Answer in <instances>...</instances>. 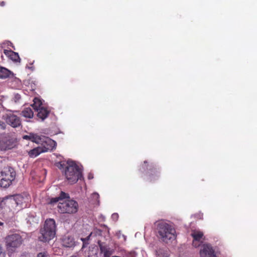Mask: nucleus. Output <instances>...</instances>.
I'll use <instances>...</instances> for the list:
<instances>
[{"mask_svg":"<svg viewBox=\"0 0 257 257\" xmlns=\"http://www.w3.org/2000/svg\"><path fill=\"white\" fill-rule=\"evenodd\" d=\"M68 198H69V195L62 191L59 197L51 198L49 203L54 205L59 202L58 210L61 213H75L78 211V204L76 201L72 199L63 200Z\"/></svg>","mask_w":257,"mask_h":257,"instance_id":"nucleus-1","label":"nucleus"},{"mask_svg":"<svg viewBox=\"0 0 257 257\" xmlns=\"http://www.w3.org/2000/svg\"><path fill=\"white\" fill-rule=\"evenodd\" d=\"M60 168H64L65 176L69 184L76 183L82 176L81 167L72 160L61 163Z\"/></svg>","mask_w":257,"mask_h":257,"instance_id":"nucleus-2","label":"nucleus"},{"mask_svg":"<svg viewBox=\"0 0 257 257\" xmlns=\"http://www.w3.org/2000/svg\"><path fill=\"white\" fill-rule=\"evenodd\" d=\"M29 198L27 196L25 197L21 195H16L5 197L2 202V205H6L10 210L9 217H12L15 212L18 211L23 207H26L25 204Z\"/></svg>","mask_w":257,"mask_h":257,"instance_id":"nucleus-3","label":"nucleus"},{"mask_svg":"<svg viewBox=\"0 0 257 257\" xmlns=\"http://www.w3.org/2000/svg\"><path fill=\"white\" fill-rule=\"evenodd\" d=\"M160 238L164 242H172L176 238V232L174 227L170 223L161 221L157 223Z\"/></svg>","mask_w":257,"mask_h":257,"instance_id":"nucleus-4","label":"nucleus"},{"mask_svg":"<svg viewBox=\"0 0 257 257\" xmlns=\"http://www.w3.org/2000/svg\"><path fill=\"white\" fill-rule=\"evenodd\" d=\"M56 234V223L53 219H47L44 227L41 230V235L39 239L43 242H48L52 239Z\"/></svg>","mask_w":257,"mask_h":257,"instance_id":"nucleus-5","label":"nucleus"},{"mask_svg":"<svg viewBox=\"0 0 257 257\" xmlns=\"http://www.w3.org/2000/svg\"><path fill=\"white\" fill-rule=\"evenodd\" d=\"M0 179V186L2 187H9L16 177V172L14 169L11 167H6L1 171Z\"/></svg>","mask_w":257,"mask_h":257,"instance_id":"nucleus-6","label":"nucleus"},{"mask_svg":"<svg viewBox=\"0 0 257 257\" xmlns=\"http://www.w3.org/2000/svg\"><path fill=\"white\" fill-rule=\"evenodd\" d=\"M23 239L19 234H13L8 235L6 238L7 248L9 251H14L22 244Z\"/></svg>","mask_w":257,"mask_h":257,"instance_id":"nucleus-7","label":"nucleus"},{"mask_svg":"<svg viewBox=\"0 0 257 257\" xmlns=\"http://www.w3.org/2000/svg\"><path fill=\"white\" fill-rule=\"evenodd\" d=\"M56 142L53 141V143H47L46 142H42L38 144L41 146L36 147L28 152V155L31 158H35L39 155L41 153L48 152L52 150L56 146Z\"/></svg>","mask_w":257,"mask_h":257,"instance_id":"nucleus-8","label":"nucleus"},{"mask_svg":"<svg viewBox=\"0 0 257 257\" xmlns=\"http://www.w3.org/2000/svg\"><path fill=\"white\" fill-rule=\"evenodd\" d=\"M2 118L6 122L13 127H18L21 125V119L11 110H7L3 114Z\"/></svg>","mask_w":257,"mask_h":257,"instance_id":"nucleus-9","label":"nucleus"},{"mask_svg":"<svg viewBox=\"0 0 257 257\" xmlns=\"http://www.w3.org/2000/svg\"><path fill=\"white\" fill-rule=\"evenodd\" d=\"M23 139L26 140H30L36 144L41 143L42 142H46L47 143H53V140L48 137L44 136H39L34 133H30L27 135H24Z\"/></svg>","mask_w":257,"mask_h":257,"instance_id":"nucleus-10","label":"nucleus"},{"mask_svg":"<svg viewBox=\"0 0 257 257\" xmlns=\"http://www.w3.org/2000/svg\"><path fill=\"white\" fill-rule=\"evenodd\" d=\"M84 229L88 230L87 232H86L85 234L82 235L80 239L83 242L82 248L85 247V245L88 244V240L91 239L92 237L97 236V235H100L101 234V231L100 229H95L93 231H91L90 227L87 225L85 226Z\"/></svg>","mask_w":257,"mask_h":257,"instance_id":"nucleus-11","label":"nucleus"},{"mask_svg":"<svg viewBox=\"0 0 257 257\" xmlns=\"http://www.w3.org/2000/svg\"><path fill=\"white\" fill-rule=\"evenodd\" d=\"M200 257H217L215 248L209 243H204L200 246Z\"/></svg>","mask_w":257,"mask_h":257,"instance_id":"nucleus-12","label":"nucleus"},{"mask_svg":"<svg viewBox=\"0 0 257 257\" xmlns=\"http://www.w3.org/2000/svg\"><path fill=\"white\" fill-rule=\"evenodd\" d=\"M61 243L63 246L69 248L74 247L76 244L73 237L69 235H65L62 238Z\"/></svg>","mask_w":257,"mask_h":257,"instance_id":"nucleus-13","label":"nucleus"},{"mask_svg":"<svg viewBox=\"0 0 257 257\" xmlns=\"http://www.w3.org/2000/svg\"><path fill=\"white\" fill-rule=\"evenodd\" d=\"M191 235L193 238V245L195 247L199 246L200 241L203 236V232L199 230H194L192 232Z\"/></svg>","mask_w":257,"mask_h":257,"instance_id":"nucleus-14","label":"nucleus"},{"mask_svg":"<svg viewBox=\"0 0 257 257\" xmlns=\"http://www.w3.org/2000/svg\"><path fill=\"white\" fill-rule=\"evenodd\" d=\"M98 244L101 252L103 254L104 257H110L112 254V250L108 246L103 245L99 241H98Z\"/></svg>","mask_w":257,"mask_h":257,"instance_id":"nucleus-15","label":"nucleus"},{"mask_svg":"<svg viewBox=\"0 0 257 257\" xmlns=\"http://www.w3.org/2000/svg\"><path fill=\"white\" fill-rule=\"evenodd\" d=\"M4 54L13 61L19 62L20 60L18 53L12 50H5Z\"/></svg>","mask_w":257,"mask_h":257,"instance_id":"nucleus-16","label":"nucleus"},{"mask_svg":"<svg viewBox=\"0 0 257 257\" xmlns=\"http://www.w3.org/2000/svg\"><path fill=\"white\" fill-rule=\"evenodd\" d=\"M37 112L38 117L41 119L42 120L46 118L50 113V111L48 110L44 106L38 109Z\"/></svg>","mask_w":257,"mask_h":257,"instance_id":"nucleus-17","label":"nucleus"},{"mask_svg":"<svg viewBox=\"0 0 257 257\" xmlns=\"http://www.w3.org/2000/svg\"><path fill=\"white\" fill-rule=\"evenodd\" d=\"M22 115L26 118H32L34 113L32 109L30 107L25 108L22 111Z\"/></svg>","mask_w":257,"mask_h":257,"instance_id":"nucleus-18","label":"nucleus"},{"mask_svg":"<svg viewBox=\"0 0 257 257\" xmlns=\"http://www.w3.org/2000/svg\"><path fill=\"white\" fill-rule=\"evenodd\" d=\"M0 145L5 149H10L13 147L12 141L8 139H6V141L5 140L0 141Z\"/></svg>","mask_w":257,"mask_h":257,"instance_id":"nucleus-19","label":"nucleus"},{"mask_svg":"<svg viewBox=\"0 0 257 257\" xmlns=\"http://www.w3.org/2000/svg\"><path fill=\"white\" fill-rule=\"evenodd\" d=\"M159 177V172L155 169V170H151V172L149 173L148 179L150 181H154L158 179Z\"/></svg>","mask_w":257,"mask_h":257,"instance_id":"nucleus-20","label":"nucleus"},{"mask_svg":"<svg viewBox=\"0 0 257 257\" xmlns=\"http://www.w3.org/2000/svg\"><path fill=\"white\" fill-rule=\"evenodd\" d=\"M33 101L34 103L33 104L32 106L36 111L38 109L44 106L42 101L38 98H35Z\"/></svg>","mask_w":257,"mask_h":257,"instance_id":"nucleus-21","label":"nucleus"},{"mask_svg":"<svg viewBox=\"0 0 257 257\" xmlns=\"http://www.w3.org/2000/svg\"><path fill=\"white\" fill-rule=\"evenodd\" d=\"M157 257H169L170 251L168 249L160 248L157 251Z\"/></svg>","mask_w":257,"mask_h":257,"instance_id":"nucleus-22","label":"nucleus"},{"mask_svg":"<svg viewBox=\"0 0 257 257\" xmlns=\"http://www.w3.org/2000/svg\"><path fill=\"white\" fill-rule=\"evenodd\" d=\"M11 74V72L5 67H0V78H6Z\"/></svg>","mask_w":257,"mask_h":257,"instance_id":"nucleus-23","label":"nucleus"},{"mask_svg":"<svg viewBox=\"0 0 257 257\" xmlns=\"http://www.w3.org/2000/svg\"><path fill=\"white\" fill-rule=\"evenodd\" d=\"M99 195L96 192H94L91 195V198L94 203L99 204Z\"/></svg>","mask_w":257,"mask_h":257,"instance_id":"nucleus-24","label":"nucleus"},{"mask_svg":"<svg viewBox=\"0 0 257 257\" xmlns=\"http://www.w3.org/2000/svg\"><path fill=\"white\" fill-rule=\"evenodd\" d=\"M6 127V124L5 122L0 121V131L4 130Z\"/></svg>","mask_w":257,"mask_h":257,"instance_id":"nucleus-25","label":"nucleus"},{"mask_svg":"<svg viewBox=\"0 0 257 257\" xmlns=\"http://www.w3.org/2000/svg\"><path fill=\"white\" fill-rule=\"evenodd\" d=\"M118 218V215L117 213H113L111 215V218L113 220H117Z\"/></svg>","mask_w":257,"mask_h":257,"instance_id":"nucleus-26","label":"nucleus"},{"mask_svg":"<svg viewBox=\"0 0 257 257\" xmlns=\"http://www.w3.org/2000/svg\"><path fill=\"white\" fill-rule=\"evenodd\" d=\"M48 255L45 252H40L38 254L37 257H47Z\"/></svg>","mask_w":257,"mask_h":257,"instance_id":"nucleus-27","label":"nucleus"},{"mask_svg":"<svg viewBox=\"0 0 257 257\" xmlns=\"http://www.w3.org/2000/svg\"><path fill=\"white\" fill-rule=\"evenodd\" d=\"M88 256L89 257H97L96 249H95V254L94 255L89 254V255H88Z\"/></svg>","mask_w":257,"mask_h":257,"instance_id":"nucleus-28","label":"nucleus"},{"mask_svg":"<svg viewBox=\"0 0 257 257\" xmlns=\"http://www.w3.org/2000/svg\"><path fill=\"white\" fill-rule=\"evenodd\" d=\"M88 179L90 180L93 178V176L92 174L90 173L88 175Z\"/></svg>","mask_w":257,"mask_h":257,"instance_id":"nucleus-29","label":"nucleus"},{"mask_svg":"<svg viewBox=\"0 0 257 257\" xmlns=\"http://www.w3.org/2000/svg\"><path fill=\"white\" fill-rule=\"evenodd\" d=\"M15 98L16 99H17V100L19 99L20 98V95H19V94H17L15 96Z\"/></svg>","mask_w":257,"mask_h":257,"instance_id":"nucleus-30","label":"nucleus"},{"mask_svg":"<svg viewBox=\"0 0 257 257\" xmlns=\"http://www.w3.org/2000/svg\"><path fill=\"white\" fill-rule=\"evenodd\" d=\"M71 257H80L78 253H76L73 255H72Z\"/></svg>","mask_w":257,"mask_h":257,"instance_id":"nucleus-31","label":"nucleus"},{"mask_svg":"<svg viewBox=\"0 0 257 257\" xmlns=\"http://www.w3.org/2000/svg\"><path fill=\"white\" fill-rule=\"evenodd\" d=\"M21 257H30L29 254H23L21 256Z\"/></svg>","mask_w":257,"mask_h":257,"instance_id":"nucleus-32","label":"nucleus"},{"mask_svg":"<svg viewBox=\"0 0 257 257\" xmlns=\"http://www.w3.org/2000/svg\"><path fill=\"white\" fill-rule=\"evenodd\" d=\"M5 2H2L1 3H0V5L1 6L3 7L5 5Z\"/></svg>","mask_w":257,"mask_h":257,"instance_id":"nucleus-33","label":"nucleus"},{"mask_svg":"<svg viewBox=\"0 0 257 257\" xmlns=\"http://www.w3.org/2000/svg\"><path fill=\"white\" fill-rule=\"evenodd\" d=\"M7 44H8V46H12V43H11V42H7Z\"/></svg>","mask_w":257,"mask_h":257,"instance_id":"nucleus-34","label":"nucleus"},{"mask_svg":"<svg viewBox=\"0 0 257 257\" xmlns=\"http://www.w3.org/2000/svg\"><path fill=\"white\" fill-rule=\"evenodd\" d=\"M28 68L31 69L32 70H34V68L33 67H29Z\"/></svg>","mask_w":257,"mask_h":257,"instance_id":"nucleus-35","label":"nucleus"},{"mask_svg":"<svg viewBox=\"0 0 257 257\" xmlns=\"http://www.w3.org/2000/svg\"><path fill=\"white\" fill-rule=\"evenodd\" d=\"M147 163V161H145V162H144V164H146Z\"/></svg>","mask_w":257,"mask_h":257,"instance_id":"nucleus-36","label":"nucleus"}]
</instances>
